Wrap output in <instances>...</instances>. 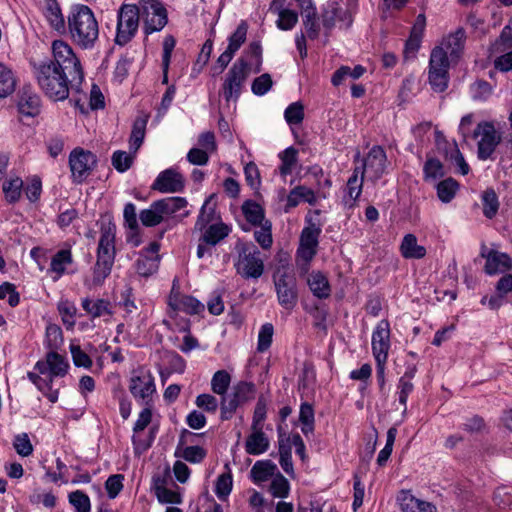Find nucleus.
<instances>
[{
	"instance_id": "f257e3e1",
	"label": "nucleus",
	"mask_w": 512,
	"mask_h": 512,
	"mask_svg": "<svg viewBox=\"0 0 512 512\" xmlns=\"http://www.w3.org/2000/svg\"><path fill=\"white\" fill-rule=\"evenodd\" d=\"M34 74L40 89L53 101H63L70 89L80 91L84 72L73 49L63 40L52 43V59L35 65Z\"/></svg>"
},
{
	"instance_id": "f03ea898",
	"label": "nucleus",
	"mask_w": 512,
	"mask_h": 512,
	"mask_svg": "<svg viewBox=\"0 0 512 512\" xmlns=\"http://www.w3.org/2000/svg\"><path fill=\"white\" fill-rule=\"evenodd\" d=\"M67 30L74 44L82 49H92L99 38V24L90 7L73 5L67 16Z\"/></svg>"
},
{
	"instance_id": "7ed1b4c3",
	"label": "nucleus",
	"mask_w": 512,
	"mask_h": 512,
	"mask_svg": "<svg viewBox=\"0 0 512 512\" xmlns=\"http://www.w3.org/2000/svg\"><path fill=\"white\" fill-rule=\"evenodd\" d=\"M115 236L116 226L113 223L101 225L97 259L92 268V284L94 286H101L111 273L116 255Z\"/></svg>"
},
{
	"instance_id": "20e7f679",
	"label": "nucleus",
	"mask_w": 512,
	"mask_h": 512,
	"mask_svg": "<svg viewBox=\"0 0 512 512\" xmlns=\"http://www.w3.org/2000/svg\"><path fill=\"white\" fill-rule=\"evenodd\" d=\"M139 10L145 34L161 31L168 22L167 10L159 0H138L134 4Z\"/></svg>"
},
{
	"instance_id": "39448f33",
	"label": "nucleus",
	"mask_w": 512,
	"mask_h": 512,
	"mask_svg": "<svg viewBox=\"0 0 512 512\" xmlns=\"http://www.w3.org/2000/svg\"><path fill=\"white\" fill-rule=\"evenodd\" d=\"M449 59L443 47H435L430 54L428 80L433 91L444 92L449 83Z\"/></svg>"
},
{
	"instance_id": "423d86ee",
	"label": "nucleus",
	"mask_w": 512,
	"mask_h": 512,
	"mask_svg": "<svg viewBox=\"0 0 512 512\" xmlns=\"http://www.w3.org/2000/svg\"><path fill=\"white\" fill-rule=\"evenodd\" d=\"M139 10L134 4H122L117 13L115 42L124 46L136 35L139 27Z\"/></svg>"
},
{
	"instance_id": "0eeeda50",
	"label": "nucleus",
	"mask_w": 512,
	"mask_h": 512,
	"mask_svg": "<svg viewBox=\"0 0 512 512\" xmlns=\"http://www.w3.org/2000/svg\"><path fill=\"white\" fill-rule=\"evenodd\" d=\"M249 71L250 67L245 59L239 58L234 62L222 84V94L226 102L238 100Z\"/></svg>"
},
{
	"instance_id": "6e6552de",
	"label": "nucleus",
	"mask_w": 512,
	"mask_h": 512,
	"mask_svg": "<svg viewBox=\"0 0 512 512\" xmlns=\"http://www.w3.org/2000/svg\"><path fill=\"white\" fill-rule=\"evenodd\" d=\"M235 268L245 279L260 278L264 272V261L259 249L254 244H244L239 251Z\"/></svg>"
},
{
	"instance_id": "1a4fd4ad",
	"label": "nucleus",
	"mask_w": 512,
	"mask_h": 512,
	"mask_svg": "<svg viewBox=\"0 0 512 512\" xmlns=\"http://www.w3.org/2000/svg\"><path fill=\"white\" fill-rule=\"evenodd\" d=\"M279 304L286 310H292L298 302L297 282L294 274L286 269H278L273 276Z\"/></svg>"
},
{
	"instance_id": "9d476101",
	"label": "nucleus",
	"mask_w": 512,
	"mask_h": 512,
	"mask_svg": "<svg viewBox=\"0 0 512 512\" xmlns=\"http://www.w3.org/2000/svg\"><path fill=\"white\" fill-rule=\"evenodd\" d=\"M97 164L95 154L83 148L73 149L69 155V166L73 182L82 183L91 174Z\"/></svg>"
},
{
	"instance_id": "9b49d317",
	"label": "nucleus",
	"mask_w": 512,
	"mask_h": 512,
	"mask_svg": "<svg viewBox=\"0 0 512 512\" xmlns=\"http://www.w3.org/2000/svg\"><path fill=\"white\" fill-rule=\"evenodd\" d=\"M129 391L132 396L145 405L152 402V396L156 392L155 379L152 373L146 369L134 371L129 380Z\"/></svg>"
},
{
	"instance_id": "f8f14e48",
	"label": "nucleus",
	"mask_w": 512,
	"mask_h": 512,
	"mask_svg": "<svg viewBox=\"0 0 512 512\" xmlns=\"http://www.w3.org/2000/svg\"><path fill=\"white\" fill-rule=\"evenodd\" d=\"M387 164L385 150L382 146L375 145L363 159L360 174H362V177H367L368 180L376 182L386 173Z\"/></svg>"
},
{
	"instance_id": "ddd939ff",
	"label": "nucleus",
	"mask_w": 512,
	"mask_h": 512,
	"mask_svg": "<svg viewBox=\"0 0 512 512\" xmlns=\"http://www.w3.org/2000/svg\"><path fill=\"white\" fill-rule=\"evenodd\" d=\"M481 136L478 142V158L480 160L489 159L494 153L496 147L500 144L502 137L497 132L493 122H480L474 131V137Z\"/></svg>"
},
{
	"instance_id": "4468645a",
	"label": "nucleus",
	"mask_w": 512,
	"mask_h": 512,
	"mask_svg": "<svg viewBox=\"0 0 512 512\" xmlns=\"http://www.w3.org/2000/svg\"><path fill=\"white\" fill-rule=\"evenodd\" d=\"M69 368L67 359L55 351H50L46 354L45 360H40L35 364V369L39 374L50 375V382H53L56 377H64Z\"/></svg>"
},
{
	"instance_id": "2eb2a0df",
	"label": "nucleus",
	"mask_w": 512,
	"mask_h": 512,
	"mask_svg": "<svg viewBox=\"0 0 512 512\" xmlns=\"http://www.w3.org/2000/svg\"><path fill=\"white\" fill-rule=\"evenodd\" d=\"M372 352L376 362L387 360L390 349V324L386 319L381 320L372 333Z\"/></svg>"
},
{
	"instance_id": "dca6fc26",
	"label": "nucleus",
	"mask_w": 512,
	"mask_h": 512,
	"mask_svg": "<svg viewBox=\"0 0 512 512\" xmlns=\"http://www.w3.org/2000/svg\"><path fill=\"white\" fill-rule=\"evenodd\" d=\"M185 180L182 174L169 168L157 176L152 184V189L161 193H177L183 191Z\"/></svg>"
},
{
	"instance_id": "f3484780",
	"label": "nucleus",
	"mask_w": 512,
	"mask_h": 512,
	"mask_svg": "<svg viewBox=\"0 0 512 512\" xmlns=\"http://www.w3.org/2000/svg\"><path fill=\"white\" fill-rule=\"evenodd\" d=\"M481 257L486 259L484 271L488 275L505 273L512 269V259L506 253L496 250L486 251V247L483 246L481 250Z\"/></svg>"
},
{
	"instance_id": "a211bd4d",
	"label": "nucleus",
	"mask_w": 512,
	"mask_h": 512,
	"mask_svg": "<svg viewBox=\"0 0 512 512\" xmlns=\"http://www.w3.org/2000/svg\"><path fill=\"white\" fill-rule=\"evenodd\" d=\"M17 108L22 116L35 117L41 110L40 96L29 85L23 86L18 92Z\"/></svg>"
},
{
	"instance_id": "6ab92c4d",
	"label": "nucleus",
	"mask_w": 512,
	"mask_h": 512,
	"mask_svg": "<svg viewBox=\"0 0 512 512\" xmlns=\"http://www.w3.org/2000/svg\"><path fill=\"white\" fill-rule=\"evenodd\" d=\"M397 503L401 512H438L433 503L417 498L410 490H401Z\"/></svg>"
},
{
	"instance_id": "aec40b11",
	"label": "nucleus",
	"mask_w": 512,
	"mask_h": 512,
	"mask_svg": "<svg viewBox=\"0 0 512 512\" xmlns=\"http://www.w3.org/2000/svg\"><path fill=\"white\" fill-rule=\"evenodd\" d=\"M168 306L174 312H184L190 315H196L204 311V305L189 295L173 294L168 298Z\"/></svg>"
},
{
	"instance_id": "412c9836",
	"label": "nucleus",
	"mask_w": 512,
	"mask_h": 512,
	"mask_svg": "<svg viewBox=\"0 0 512 512\" xmlns=\"http://www.w3.org/2000/svg\"><path fill=\"white\" fill-rule=\"evenodd\" d=\"M81 306L83 310L93 319L111 316L113 314L112 303L107 299H90L86 297L82 299Z\"/></svg>"
},
{
	"instance_id": "4be33fe9",
	"label": "nucleus",
	"mask_w": 512,
	"mask_h": 512,
	"mask_svg": "<svg viewBox=\"0 0 512 512\" xmlns=\"http://www.w3.org/2000/svg\"><path fill=\"white\" fill-rule=\"evenodd\" d=\"M245 441V451L249 455H261L270 447V441L262 428L251 429Z\"/></svg>"
},
{
	"instance_id": "5701e85b",
	"label": "nucleus",
	"mask_w": 512,
	"mask_h": 512,
	"mask_svg": "<svg viewBox=\"0 0 512 512\" xmlns=\"http://www.w3.org/2000/svg\"><path fill=\"white\" fill-rule=\"evenodd\" d=\"M303 26L305 29V35L315 40L320 34V25L318 23L316 8L310 0V3H305L303 7Z\"/></svg>"
},
{
	"instance_id": "b1692460",
	"label": "nucleus",
	"mask_w": 512,
	"mask_h": 512,
	"mask_svg": "<svg viewBox=\"0 0 512 512\" xmlns=\"http://www.w3.org/2000/svg\"><path fill=\"white\" fill-rule=\"evenodd\" d=\"M45 17L52 29L59 34L67 31V23L56 0H48L45 8Z\"/></svg>"
},
{
	"instance_id": "393cba45",
	"label": "nucleus",
	"mask_w": 512,
	"mask_h": 512,
	"mask_svg": "<svg viewBox=\"0 0 512 512\" xmlns=\"http://www.w3.org/2000/svg\"><path fill=\"white\" fill-rule=\"evenodd\" d=\"M312 294L318 299H327L331 295V287L327 277L320 271H313L307 278Z\"/></svg>"
},
{
	"instance_id": "a878e982",
	"label": "nucleus",
	"mask_w": 512,
	"mask_h": 512,
	"mask_svg": "<svg viewBox=\"0 0 512 512\" xmlns=\"http://www.w3.org/2000/svg\"><path fill=\"white\" fill-rule=\"evenodd\" d=\"M300 201L314 205L316 203V196L314 191L302 185L293 188L287 196L285 211L288 212L291 208L296 207Z\"/></svg>"
},
{
	"instance_id": "bb28decb",
	"label": "nucleus",
	"mask_w": 512,
	"mask_h": 512,
	"mask_svg": "<svg viewBox=\"0 0 512 512\" xmlns=\"http://www.w3.org/2000/svg\"><path fill=\"white\" fill-rule=\"evenodd\" d=\"M465 38V30L458 28L454 33L443 39L440 47H443L447 55L449 54L452 58L458 57L463 50Z\"/></svg>"
},
{
	"instance_id": "cd10ccee",
	"label": "nucleus",
	"mask_w": 512,
	"mask_h": 512,
	"mask_svg": "<svg viewBox=\"0 0 512 512\" xmlns=\"http://www.w3.org/2000/svg\"><path fill=\"white\" fill-rule=\"evenodd\" d=\"M401 255L406 259H422L426 255L424 246L418 245L414 234H406L400 245Z\"/></svg>"
},
{
	"instance_id": "c85d7f7f",
	"label": "nucleus",
	"mask_w": 512,
	"mask_h": 512,
	"mask_svg": "<svg viewBox=\"0 0 512 512\" xmlns=\"http://www.w3.org/2000/svg\"><path fill=\"white\" fill-rule=\"evenodd\" d=\"M149 115L143 114L138 116L133 123L131 135L129 138L130 150L136 154L138 149L141 147L148 122Z\"/></svg>"
},
{
	"instance_id": "c756f323",
	"label": "nucleus",
	"mask_w": 512,
	"mask_h": 512,
	"mask_svg": "<svg viewBox=\"0 0 512 512\" xmlns=\"http://www.w3.org/2000/svg\"><path fill=\"white\" fill-rule=\"evenodd\" d=\"M73 263L70 249H61L52 257L49 271L55 273L53 280H58L65 272L66 266Z\"/></svg>"
},
{
	"instance_id": "7c9ffc66",
	"label": "nucleus",
	"mask_w": 512,
	"mask_h": 512,
	"mask_svg": "<svg viewBox=\"0 0 512 512\" xmlns=\"http://www.w3.org/2000/svg\"><path fill=\"white\" fill-rule=\"evenodd\" d=\"M277 466L270 460L257 461L251 468L250 475L255 483L267 481L275 474Z\"/></svg>"
},
{
	"instance_id": "2f4dec72",
	"label": "nucleus",
	"mask_w": 512,
	"mask_h": 512,
	"mask_svg": "<svg viewBox=\"0 0 512 512\" xmlns=\"http://www.w3.org/2000/svg\"><path fill=\"white\" fill-rule=\"evenodd\" d=\"M482 212L487 219H493L499 210L500 203L494 189L488 188L481 194Z\"/></svg>"
},
{
	"instance_id": "473e14b6",
	"label": "nucleus",
	"mask_w": 512,
	"mask_h": 512,
	"mask_svg": "<svg viewBox=\"0 0 512 512\" xmlns=\"http://www.w3.org/2000/svg\"><path fill=\"white\" fill-rule=\"evenodd\" d=\"M230 230L227 225L223 223L212 224L210 225L200 238V241H203L205 244L209 246H215L221 240L228 236Z\"/></svg>"
},
{
	"instance_id": "72a5a7b5",
	"label": "nucleus",
	"mask_w": 512,
	"mask_h": 512,
	"mask_svg": "<svg viewBox=\"0 0 512 512\" xmlns=\"http://www.w3.org/2000/svg\"><path fill=\"white\" fill-rule=\"evenodd\" d=\"M159 268V256L140 254L135 262L136 272L142 277H149Z\"/></svg>"
},
{
	"instance_id": "f704fd0d",
	"label": "nucleus",
	"mask_w": 512,
	"mask_h": 512,
	"mask_svg": "<svg viewBox=\"0 0 512 512\" xmlns=\"http://www.w3.org/2000/svg\"><path fill=\"white\" fill-rule=\"evenodd\" d=\"M308 226L304 227L300 235V245L317 248L319 243V236L322 232L321 227L312 222L311 219L306 218Z\"/></svg>"
},
{
	"instance_id": "c9c22d12",
	"label": "nucleus",
	"mask_w": 512,
	"mask_h": 512,
	"mask_svg": "<svg viewBox=\"0 0 512 512\" xmlns=\"http://www.w3.org/2000/svg\"><path fill=\"white\" fill-rule=\"evenodd\" d=\"M242 212L246 220L254 226L261 225L265 222L264 210L261 207V205H259L255 201H245L242 205Z\"/></svg>"
},
{
	"instance_id": "e433bc0d",
	"label": "nucleus",
	"mask_w": 512,
	"mask_h": 512,
	"mask_svg": "<svg viewBox=\"0 0 512 512\" xmlns=\"http://www.w3.org/2000/svg\"><path fill=\"white\" fill-rule=\"evenodd\" d=\"M187 200L184 197H167L157 200L163 217L171 216L187 206Z\"/></svg>"
},
{
	"instance_id": "4c0bfd02",
	"label": "nucleus",
	"mask_w": 512,
	"mask_h": 512,
	"mask_svg": "<svg viewBox=\"0 0 512 512\" xmlns=\"http://www.w3.org/2000/svg\"><path fill=\"white\" fill-rule=\"evenodd\" d=\"M16 86L15 76L10 68L0 63V98L10 95Z\"/></svg>"
},
{
	"instance_id": "58836bf2",
	"label": "nucleus",
	"mask_w": 512,
	"mask_h": 512,
	"mask_svg": "<svg viewBox=\"0 0 512 512\" xmlns=\"http://www.w3.org/2000/svg\"><path fill=\"white\" fill-rule=\"evenodd\" d=\"M459 184L453 178H447L436 185L437 196L443 203H449L456 195Z\"/></svg>"
},
{
	"instance_id": "ea45409f",
	"label": "nucleus",
	"mask_w": 512,
	"mask_h": 512,
	"mask_svg": "<svg viewBox=\"0 0 512 512\" xmlns=\"http://www.w3.org/2000/svg\"><path fill=\"white\" fill-rule=\"evenodd\" d=\"M299 421L302 424L301 431L308 436L314 431V409L311 404L304 402L300 406Z\"/></svg>"
},
{
	"instance_id": "a19ab883",
	"label": "nucleus",
	"mask_w": 512,
	"mask_h": 512,
	"mask_svg": "<svg viewBox=\"0 0 512 512\" xmlns=\"http://www.w3.org/2000/svg\"><path fill=\"white\" fill-rule=\"evenodd\" d=\"M364 72L365 68L361 65H356L353 69L348 66H341L334 72L331 81L334 86H339L347 77L358 79Z\"/></svg>"
},
{
	"instance_id": "79ce46f5",
	"label": "nucleus",
	"mask_w": 512,
	"mask_h": 512,
	"mask_svg": "<svg viewBox=\"0 0 512 512\" xmlns=\"http://www.w3.org/2000/svg\"><path fill=\"white\" fill-rule=\"evenodd\" d=\"M139 217L141 223L146 227H154L164 219L159 206H157V201H154L148 209L142 210Z\"/></svg>"
},
{
	"instance_id": "37998d69",
	"label": "nucleus",
	"mask_w": 512,
	"mask_h": 512,
	"mask_svg": "<svg viewBox=\"0 0 512 512\" xmlns=\"http://www.w3.org/2000/svg\"><path fill=\"white\" fill-rule=\"evenodd\" d=\"M423 174L426 182H434L444 176V167L440 160L428 158L423 166Z\"/></svg>"
},
{
	"instance_id": "c03bdc74",
	"label": "nucleus",
	"mask_w": 512,
	"mask_h": 512,
	"mask_svg": "<svg viewBox=\"0 0 512 512\" xmlns=\"http://www.w3.org/2000/svg\"><path fill=\"white\" fill-rule=\"evenodd\" d=\"M2 189L6 200L9 203H16L22 194L23 181L19 177L12 178L3 184Z\"/></svg>"
},
{
	"instance_id": "a18cd8bd",
	"label": "nucleus",
	"mask_w": 512,
	"mask_h": 512,
	"mask_svg": "<svg viewBox=\"0 0 512 512\" xmlns=\"http://www.w3.org/2000/svg\"><path fill=\"white\" fill-rule=\"evenodd\" d=\"M298 150L293 146L286 148L279 154L281 166L279 167L280 174L287 176L292 173L294 165L297 163Z\"/></svg>"
},
{
	"instance_id": "49530a36",
	"label": "nucleus",
	"mask_w": 512,
	"mask_h": 512,
	"mask_svg": "<svg viewBox=\"0 0 512 512\" xmlns=\"http://www.w3.org/2000/svg\"><path fill=\"white\" fill-rule=\"evenodd\" d=\"M490 52H511L512 53V27L506 25L499 37L491 45Z\"/></svg>"
},
{
	"instance_id": "de8ad7c7",
	"label": "nucleus",
	"mask_w": 512,
	"mask_h": 512,
	"mask_svg": "<svg viewBox=\"0 0 512 512\" xmlns=\"http://www.w3.org/2000/svg\"><path fill=\"white\" fill-rule=\"evenodd\" d=\"M135 154L130 150L126 151L117 150L112 155V165L120 173L127 171L133 164Z\"/></svg>"
},
{
	"instance_id": "09e8293b",
	"label": "nucleus",
	"mask_w": 512,
	"mask_h": 512,
	"mask_svg": "<svg viewBox=\"0 0 512 512\" xmlns=\"http://www.w3.org/2000/svg\"><path fill=\"white\" fill-rule=\"evenodd\" d=\"M231 382L229 373L225 370L217 371L211 379V389L218 395H225Z\"/></svg>"
},
{
	"instance_id": "8fccbe9b",
	"label": "nucleus",
	"mask_w": 512,
	"mask_h": 512,
	"mask_svg": "<svg viewBox=\"0 0 512 512\" xmlns=\"http://www.w3.org/2000/svg\"><path fill=\"white\" fill-rule=\"evenodd\" d=\"M58 311L64 325H66L67 328H72L75 325V316L77 312L75 304L69 300H62L58 304Z\"/></svg>"
},
{
	"instance_id": "3c124183",
	"label": "nucleus",
	"mask_w": 512,
	"mask_h": 512,
	"mask_svg": "<svg viewBox=\"0 0 512 512\" xmlns=\"http://www.w3.org/2000/svg\"><path fill=\"white\" fill-rule=\"evenodd\" d=\"M233 486L232 475L230 471L228 473H223L218 476L215 484V494L217 497L224 501L228 498L231 493Z\"/></svg>"
},
{
	"instance_id": "603ef678",
	"label": "nucleus",
	"mask_w": 512,
	"mask_h": 512,
	"mask_svg": "<svg viewBox=\"0 0 512 512\" xmlns=\"http://www.w3.org/2000/svg\"><path fill=\"white\" fill-rule=\"evenodd\" d=\"M69 503L75 508L76 512H90L91 502L87 494L81 490L73 491L68 496Z\"/></svg>"
},
{
	"instance_id": "864d4df0",
	"label": "nucleus",
	"mask_w": 512,
	"mask_h": 512,
	"mask_svg": "<svg viewBox=\"0 0 512 512\" xmlns=\"http://www.w3.org/2000/svg\"><path fill=\"white\" fill-rule=\"evenodd\" d=\"M232 395L240 401L241 404H244L254 398L255 385L245 381L239 382L234 386Z\"/></svg>"
},
{
	"instance_id": "5fc2aeb1",
	"label": "nucleus",
	"mask_w": 512,
	"mask_h": 512,
	"mask_svg": "<svg viewBox=\"0 0 512 512\" xmlns=\"http://www.w3.org/2000/svg\"><path fill=\"white\" fill-rule=\"evenodd\" d=\"M274 335V327L271 323H265L261 326L258 333V342H257V351L265 352L267 351L273 340Z\"/></svg>"
},
{
	"instance_id": "6e6d98bb",
	"label": "nucleus",
	"mask_w": 512,
	"mask_h": 512,
	"mask_svg": "<svg viewBox=\"0 0 512 512\" xmlns=\"http://www.w3.org/2000/svg\"><path fill=\"white\" fill-rule=\"evenodd\" d=\"M247 29L248 27L246 22L242 21L234 33L229 37V43L226 49L236 53L242 44L246 41Z\"/></svg>"
},
{
	"instance_id": "4d7b16f0",
	"label": "nucleus",
	"mask_w": 512,
	"mask_h": 512,
	"mask_svg": "<svg viewBox=\"0 0 512 512\" xmlns=\"http://www.w3.org/2000/svg\"><path fill=\"white\" fill-rule=\"evenodd\" d=\"M269 490L274 497L286 498L290 491V484L281 473H278L272 479Z\"/></svg>"
},
{
	"instance_id": "13d9d810",
	"label": "nucleus",
	"mask_w": 512,
	"mask_h": 512,
	"mask_svg": "<svg viewBox=\"0 0 512 512\" xmlns=\"http://www.w3.org/2000/svg\"><path fill=\"white\" fill-rule=\"evenodd\" d=\"M397 436V429L395 427H391L387 431L386 444L384 448L379 452L377 457V464L379 466H384L388 461L392 451L394 442Z\"/></svg>"
},
{
	"instance_id": "bf43d9fd",
	"label": "nucleus",
	"mask_w": 512,
	"mask_h": 512,
	"mask_svg": "<svg viewBox=\"0 0 512 512\" xmlns=\"http://www.w3.org/2000/svg\"><path fill=\"white\" fill-rule=\"evenodd\" d=\"M359 173L360 168H355L353 174L347 181V194L351 200H356L362 192L364 177H362V175L359 177Z\"/></svg>"
},
{
	"instance_id": "052dcab7",
	"label": "nucleus",
	"mask_w": 512,
	"mask_h": 512,
	"mask_svg": "<svg viewBox=\"0 0 512 512\" xmlns=\"http://www.w3.org/2000/svg\"><path fill=\"white\" fill-rule=\"evenodd\" d=\"M284 118L289 125L300 124L304 119V106L301 102L290 104L284 112Z\"/></svg>"
},
{
	"instance_id": "680f3d73",
	"label": "nucleus",
	"mask_w": 512,
	"mask_h": 512,
	"mask_svg": "<svg viewBox=\"0 0 512 512\" xmlns=\"http://www.w3.org/2000/svg\"><path fill=\"white\" fill-rule=\"evenodd\" d=\"M254 237L263 249H270L273 243L271 222L266 220L263 224H261V228L254 232Z\"/></svg>"
},
{
	"instance_id": "e2e57ef3",
	"label": "nucleus",
	"mask_w": 512,
	"mask_h": 512,
	"mask_svg": "<svg viewBox=\"0 0 512 512\" xmlns=\"http://www.w3.org/2000/svg\"><path fill=\"white\" fill-rule=\"evenodd\" d=\"M242 405L232 394L229 396L223 395L220 403L221 419L229 420L232 418L236 409Z\"/></svg>"
},
{
	"instance_id": "0e129e2a",
	"label": "nucleus",
	"mask_w": 512,
	"mask_h": 512,
	"mask_svg": "<svg viewBox=\"0 0 512 512\" xmlns=\"http://www.w3.org/2000/svg\"><path fill=\"white\" fill-rule=\"evenodd\" d=\"M70 352L72 355V360L75 366L83 367L86 369L91 368L93 362L90 356L81 349L79 345L70 344Z\"/></svg>"
},
{
	"instance_id": "69168bd1",
	"label": "nucleus",
	"mask_w": 512,
	"mask_h": 512,
	"mask_svg": "<svg viewBox=\"0 0 512 512\" xmlns=\"http://www.w3.org/2000/svg\"><path fill=\"white\" fill-rule=\"evenodd\" d=\"M272 84L271 75L264 73L253 80L251 90L255 95L263 96L271 89Z\"/></svg>"
},
{
	"instance_id": "338daca9",
	"label": "nucleus",
	"mask_w": 512,
	"mask_h": 512,
	"mask_svg": "<svg viewBox=\"0 0 512 512\" xmlns=\"http://www.w3.org/2000/svg\"><path fill=\"white\" fill-rule=\"evenodd\" d=\"M298 23V14L293 10L282 11L278 14L276 25L280 30L288 31L295 27Z\"/></svg>"
},
{
	"instance_id": "774afa93",
	"label": "nucleus",
	"mask_w": 512,
	"mask_h": 512,
	"mask_svg": "<svg viewBox=\"0 0 512 512\" xmlns=\"http://www.w3.org/2000/svg\"><path fill=\"white\" fill-rule=\"evenodd\" d=\"M13 447L22 457H27L33 452V446L27 433L17 434L13 440Z\"/></svg>"
}]
</instances>
